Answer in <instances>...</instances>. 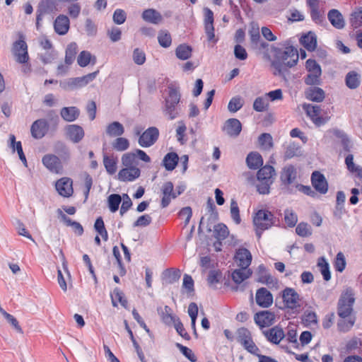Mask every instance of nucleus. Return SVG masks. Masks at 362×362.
Wrapping results in <instances>:
<instances>
[{"instance_id":"nucleus-29","label":"nucleus","mask_w":362,"mask_h":362,"mask_svg":"<svg viewBox=\"0 0 362 362\" xmlns=\"http://www.w3.org/2000/svg\"><path fill=\"white\" fill-rule=\"evenodd\" d=\"M328 18L333 26L340 29L344 26V21L341 14L336 9L331 10L328 13Z\"/></svg>"},{"instance_id":"nucleus-15","label":"nucleus","mask_w":362,"mask_h":362,"mask_svg":"<svg viewBox=\"0 0 362 362\" xmlns=\"http://www.w3.org/2000/svg\"><path fill=\"white\" fill-rule=\"evenodd\" d=\"M48 129V124L45 119H40L35 121L31 125L30 132L33 138L42 139Z\"/></svg>"},{"instance_id":"nucleus-7","label":"nucleus","mask_w":362,"mask_h":362,"mask_svg":"<svg viewBox=\"0 0 362 362\" xmlns=\"http://www.w3.org/2000/svg\"><path fill=\"white\" fill-rule=\"evenodd\" d=\"M159 136V131L155 127H151L145 130L139 136L138 143L143 148L153 146Z\"/></svg>"},{"instance_id":"nucleus-11","label":"nucleus","mask_w":362,"mask_h":362,"mask_svg":"<svg viewBox=\"0 0 362 362\" xmlns=\"http://www.w3.org/2000/svg\"><path fill=\"white\" fill-rule=\"evenodd\" d=\"M204 29L209 41H216L214 27V13L209 8H204Z\"/></svg>"},{"instance_id":"nucleus-31","label":"nucleus","mask_w":362,"mask_h":362,"mask_svg":"<svg viewBox=\"0 0 362 362\" xmlns=\"http://www.w3.org/2000/svg\"><path fill=\"white\" fill-rule=\"evenodd\" d=\"M60 114L65 121L73 122L78 117L79 111L76 107H63Z\"/></svg>"},{"instance_id":"nucleus-13","label":"nucleus","mask_w":362,"mask_h":362,"mask_svg":"<svg viewBox=\"0 0 362 362\" xmlns=\"http://www.w3.org/2000/svg\"><path fill=\"white\" fill-rule=\"evenodd\" d=\"M173 189V184L171 182H167L163 185L161 188L163 196L160 204L162 208L167 207L170 204L171 200L177 197V194H176V192H175Z\"/></svg>"},{"instance_id":"nucleus-39","label":"nucleus","mask_w":362,"mask_h":362,"mask_svg":"<svg viewBox=\"0 0 362 362\" xmlns=\"http://www.w3.org/2000/svg\"><path fill=\"white\" fill-rule=\"evenodd\" d=\"M93 60V64L95 63V57H93L88 51H82L77 59L78 65L81 67L88 66Z\"/></svg>"},{"instance_id":"nucleus-47","label":"nucleus","mask_w":362,"mask_h":362,"mask_svg":"<svg viewBox=\"0 0 362 362\" xmlns=\"http://www.w3.org/2000/svg\"><path fill=\"white\" fill-rule=\"evenodd\" d=\"M122 202L120 195L117 194H110L108 197L107 202L110 210L112 212H115L118 210L119 206Z\"/></svg>"},{"instance_id":"nucleus-43","label":"nucleus","mask_w":362,"mask_h":362,"mask_svg":"<svg viewBox=\"0 0 362 362\" xmlns=\"http://www.w3.org/2000/svg\"><path fill=\"white\" fill-rule=\"evenodd\" d=\"M103 164L110 175H113L117 170V162L115 158L106 155L103 156Z\"/></svg>"},{"instance_id":"nucleus-1","label":"nucleus","mask_w":362,"mask_h":362,"mask_svg":"<svg viewBox=\"0 0 362 362\" xmlns=\"http://www.w3.org/2000/svg\"><path fill=\"white\" fill-rule=\"evenodd\" d=\"M276 60L272 62V66L280 73L283 66L292 67L298 60L299 54L294 47L285 44L283 47L274 49Z\"/></svg>"},{"instance_id":"nucleus-57","label":"nucleus","mask_w":362,"mask_h":362,"mask_svg":"<svg viewBox=\"0 0 362 362\" xmlns=\"http://www.w3.org/2000/svg\"><path fill=\"white\" fill-rule=\"evenodd\" d=\"M351 25L355 28L362 25V8H357L351 14Z\"/></svg>"},{"instance_id":"nucleus-6","label":"nucleus","mask_w":362,"mask_h":362,"mask_svg":"<svg viewBox=\"0 0 362 362\" xmlns=\"http://www.w3.org/2000/svg\"><path fill=\"white\" fill-rule=\"evenodd\" d=\"M98 71H97L81 77L68 78L60 82V87L66 90H72L82 88L93 81L98 75Z\"/></svg>"},{"instance_id":"nucleus-36","label":"nucleus","mask_w":362,"mask_h":362,"mask_svg":"<svg viewBox=\"0 0 362 362\" xmlns=\"http://www.w3.org/2000/svg\"><path fill=\"white\" fill-rule=\"evenodd\" d=\"M275 175V170L271 165H264L257 172V180H273Z\"/></svg>"},{"instance_id":"nucleus-23","label":"nucleus","mask_w":362,"mask_h":362,"mask_svg":"<svg viewBox=\"0 0 362 362\" xmlns=\"http://www.w3.org/2000/svg\"><path fill=\"white\" fill-rule=\"evenodd\" d=\"M264 334L268 341L276 344H279L285 337L283 329L278 327H274L268 331L264 332Z\"/></svg>"},{"instance_id":"nucleus-46","label":"nucleus","mask_w":362,"mask_h":362,"mask_svg":"<svg viewBox=\"0 0 362 362\" xmlns=\"http://www.w3.org/2000/svg\"><path fill=\"white\" fill-rule=\"evenodd\" d=\"M269 105L268 98L264 96L257 98L253 103V108L257 112H263L266 110Z\"/></svg>"},{"instance_id":"nucleus-26","label":"nucleus","mask_w":362,"mask_h":362,"mask_svg":"<svg viewBox=\"0 0 362 362\" xmlns=\"http://www.w3.org/2000/svg\"><path fill=\"white\" fill-rule=\"evenodd\" d=\"M246 163L249 168L256 170L262 165L263 159L259 153L251 152L246 158Z\"/></svg>"},{"instance_id":"nucleus-54","label":"nucleus","mask_w":362,"mask_h":362,"mask_svg":"<svg viewBox=\"0 0 362 362\" xmlns=\"http://www.w3.org/2000/svg\"><path fill=\"white\" fill-rule=\"evenodd\" d=\"M230 216H231V218L233 220V221L236 224H240L241 222V218L240 216L239 207H238V203L234 199H231V201H230Z\"/></svg>"},{"instance_id":"nucleus-42","label":"nucleus","mask_w":362,"mask_h":362,"mask_svg":"<svg viewBox=\"0 0 362 362\" xmlns=\"http://www.w3.org/2000/svg\"><path fill=\"white\" fill-rule=\"evenodd\" d=\"M158 40L159 45L164 48L169 47L172 43L171 35L166 30H160L158 33Z\"/></svg>"},{"instance_id":"nucleus-22","label":"nucleus","mask_w":362,"mask_h":362,"mask_svg":"<svg viewBox=\"0 0 362 362\" xmlns=\"http://www.w3.org/2000/svg\"><path fill=\"white\" fill-rule=\"evenodd\" d=\"M54 30L59 35H65L69 29V19L66 16L59 15L54 23Z\"/></svg>"},{"instance_id":"nucleus-38","label":"nucleus","mask_w":362,"mask_h":362,"mask_svg":"<svg viewBox=\"0 0 362 362\" xmlns=\"http://www.w3.org/2000/svg\"><path fill=\"white\" fill-rule=\"evenodd\" d=\"M307 117H308L315 124H317V106L313 104L304 103L302 105Z\"/></svg>"},{"instance_id":"nucleus-40","label":"nucleus","mask_w":362,"mask_h":362,"mask_svg":"<svg viewBox=\"0 0 362 362\" xmlns=\"http://www.w3.org/2000/svg\"><path fill=\"white\" fill-rule=\"evenodd\" d=\"M77 52V45L75 42L70 43L66 49L65 62L67 65L73 63Z\"/></svg>"},{"instance_id":"nucleus-9","label":"nucleus","mask_w":362,"mask_h":362,"mask_svg":"<svg viewBox=\"0 0 362 362\" xmlns=\"http://www.w3.org/2000/svg\"><path fill=\"white\" fill-rule=\"evenodd\" d=\"M42 163L52 173L58 174L62 171L63 166L61 160L54 154H45L42 158Z\"/></svg>"},{"instance_id":"nucleus-59","label":"nucleus","mask_w":362,"mask_h":362,"mask_svg":"<svg viewBox=\"0 0 362 362\" xmlns=\"http://www.w3.org/2000/svg\"><path fill=\"white\" fill-rule=\"evenodd\" d=\"M243 105L242 99L240 97H234L230 99L228 105V109L230 112H236Z\"/></svg>"},{"instance_id":"nucleus-19","label":"nucleus","mask_w":362,"mask_h":362,"mask_svg":"<svg viewBox=\"0 0 362 362\" xmlns=\"http://www.w3.org/2000/svg\"><path fill=\"white\" fill-rule=\"evenodd\" d=\"M297 177V170L292 165H286L281 170L280 179L284 185L293 183Z\"/></svg>"},{"instance_id":"nucleus-52","label":"nucleus","mask_w":362,"mask_h":362,"mask_svg":"<svg viewBox=\"0 0 362 362\" xmlns=\"http://www.w3.org/2000/svg\"><path fill=\"white\" fill-rule=\"evenodd\" d=\"M355 317H350L349 320L342 318L337 323L338 329L340 332H348L354 325Z\"/></svg>"},{"instance_id":"nucleus-27","label":"nucleus","mask_w":362,"mask_h":362,"mask_svg":"<svg viewBox=\"0 0 362 362\" xmlns=\"http://www.w3.org/2000/svg\"><path fill=\"white\" fill-rule=\"evenodd\" d=\"M143 19L153 24H158L162 21V16L159 12L153 8L145 10L142 13Z\"/></svg>"},{"instance_id":"nucleus-55","label":"nucleus","mask_w":362,"mask_h":362,"mask_svg":"<svg viewBox=\"0 0 362 362\" xmlns=\"http://www.w3.org/2000/svg\"><path fill=\"white\" fill-rule=\"evenodd\" d=\"M333 134L340 139V141L341 143V145L344 147V149L346 151H350L351 145H350V141L346 134L343 132L342 131L334 129L333 131Z\"/></svg>"},{"instance_id":"nucleus-18","label":"nucleus","mask_w":362,"mask_h":362,"mask_svg":"<svg viewBox=\"0 0 362 362\" xmlns=\"http://www.w3.org/2000/svg\"><path fill=\"white\" fill-rule=\"evenodd\" d=\"M66 136L74 143H78L84 136L83 128L76 124H69L65 128Z\"/></svg>"},{"instance_id":"nucleus-48","label":"nucleus","mask_w":362,"mask_h":362,"mask_svg":"<svg viewBox=\"0 0 362 362\" xmlns=\"http://www.w3.org/2000/svg\"><path fill=\"white\" fill-rule=\"evenodd\" d=\"M300 148L295 143L289 144L285 151L284 158L285 159H290L294 156H298L300 155Z\"/></svg>"},{"instance_id":"nucleus-20","label":"nucleus","mask_w":362,"mask_h":362,"mask_svg":"<svg viewBox=\"0 0 362 362\" xmlns=\"http://www.w3.org/2000/svg\"><path fill=\"white\" fill-rule=\"evenodd\" d=\"M235 260L239 267H248L251 264L252 255L245 248H240L236 251Z\"/></svg>"},{"instance_id":"nucleus-10","label":"nucleus","mask_w":362,"mask_h":362,"mask_svg":"<svg viewBox=\"0 0 362 362\" xmlns=\"http://www.w3.org/2000/svg\"><path fill=\"white\" fill-rule=\"evenodd\" d=\"M276 315L270 310H262L257 313L254 316L255 323L260 327H267L275 322Z\"/></svg>"},{"instance_id":"nucleus-60","label":"nucleus","mask_w":362,"mask_h":362,"mask_svg":"<svg viewBox=\"0 0 362 362\" xmlns=\"http://www.w3.org/2000/svg\"><path fill=\"white\" fill-rule=\"evenodd\" d=\"M318 267H320V272L325 281H329L331 278L330 272L329 269V264L325 261L324 257L320 259V261L318 262Z\"/></svg>"},{"instance_id":"nucleus-41","label":"nucleus","mask_w":362,"mask_h":362,"mask_svg":"<svg viewBox=\"0 0 362 362\" xmlns=\"http://www.w3.org/2000/svg\"><path fill=\"white\" fill-rule=\"evenodd\" d=\"M222 274L218 270H211L209 272L207 281L210 287L216 288V285L221 281Z\"/></svg>"},{"instance_id":"nucleus-33","label":"nucleus","mask_w":362,"mask_h":362,"mask_svg":"<svg viewBox=\"0 0 362 362\" xmlns=\"http://www.w3.org/2000/svg\"><path fill=\"white\" fill-rule=\"evenodd\" d=\"M111 300L114 307H117V303H119L124 308L127 307V300L125 299L124 293L118 288H115L112 293Z\"/></svg>"},{"instance_id":"nucleus-17","label":"nucleus","mask_w":362,"mask_h":362,"mask_svg":"<svg viewBox=\"0 0 362 362\" xmlns=\"http://www.w3.org/2000/svg\"><path fill=\"white\" fill-rule=\"evenodd\" d=\"M223 130L228 136L231 137H236L240 134L242 130V124L238 119H228L226 121Z\"/></svg>"},{"instance_id":"nucleus-3","label":"nucleus","mask_w":362,"mask_h":362,"mask_svg":"<svg viewBox=\"0 0 362 362\" xmlns=\"http://www.w3.org/2000/svg\"><path fill=\"white\" fill-rule=\"evenodd\" d=\"M275 217L269 211L261 209L257 211L253 217V223L258 238H260L264 230L271 228L275 224Z\"/></svg>"},{"instance_id":"nucleus-56","label":"nucleus","mask_w":362,"mask_h":362,"mask_svg":"<svg viewBox=\"0 0 362 362\" xmlns=\"http://www.w3.org/2000/svg\"><path fill=\"white\" fill-rule=\"evenodd\" d=\"M122 163L125 168L136 167V153L134 152L124 153L122 156Z\"/></svg>"},{"instance_id":"nucleus-64","label":"nucleus","mask_w":362,"mask_h":362,"mask_svg":"<svg viewBox=\"0 0 362 362\" xmlns=\"http://www.w3.org/2000/svg\"><path fill=\"white\" fill-rule=\"evenodd\" d=\"M296 233L302 237H306L311 235V227L308 223H300L296 228Z\"/></svg>"},{"instance_id":"nucleus-53","label":"nucleus","mask_w":362,"mask_h":362,"mask_svg":"<svg viewBox=\"0 0 362 362\" xmlns=\"http://www.w3.org/2000/svg\"><path fill=\"white\" fill-rule=\"evenodd\" d=\"M259 184L257 185V191L259 194H267L270 192V186L274 180H258Z\"/></svg>"},{"instance_id":"nucleus-58","label":"nucleus","mask_w":362,"mask_h":362,"mask_svg":"<svg viewBox=\"0 0 362 362\" xmlns=\"http://www.w3.org/2000/svg\"><path fill=\"white\" fill-rule=\"evenodd\" d=\"M284 219L289 227H293L298 221L297 215L291 209L285 210Z\"/></svg>"},{"instance_id":"nucleus-37","label":"nucleus","mask_w":362,"mask_h":362,"mask_svg":"<svg viewBox=\"0 0 362 362\" xmlns=\"http://www.w3.org/2000/svg\"><path fill=\"white\" fill-rule=\"evenodd\" d=\"M229 235L227 226L223 223H218L214 228V235L217 240H223Z\"/></svg>"},{"instance_id":"nucleus-25","label":"nucleus","mask_w":362,"mask_h":362,"mask_svg":"<svg viewBox=\"0 0 362 362\" xmlns=\"http://www.w3.org/2000/svg\"><path fill=\"white\" fill-rule=\"evenodd\" d=\"M300 42L308 51L314 50L317 45V39L315 33L309 32L308 33L303 35L300 39Z\"/></svg>"},{"instance_id":"nucleus-12","label":"nucleus","mask_w":362,"mask_h":362,"mask_svg":"<svg viewBox=\"0 0 362 362\" xmlns=\"http://www.w3.org/2000/svg\"><path fill=\"white\" fill-rule=\"evenodd\" d=\"M255 300L259 307L269 308L273 303V296L266 288H260L256 292Z\"/></svg>"},{"instance_id":"nucleus-50","label":"nucleus","mask_w":362,"mask_h":362,"mask_svg":"<svg viewBox=\"0 0 362 362\" xmlns=\"http://www.w3.org/2000/svg\"><path fill=\"white\" fill-rule=\"evenodd\" d=\"M252 337L250 332L245 328L238 329L236 332V340L241 345Z\"/></svg>"},{"instance_id":"nucleus-28","label":"nucleus","mask_w":362,"mask_h":362,"mask_svg":"<svg viewBox=\"0 0 362 362\" xmlns=\"http://www.w3.org/2000/svg\"><path fill=\"white\" fill-rule=\"evenodd\" d=\"M179 160V157L176 153L171 152L167 153L163 160V165L168 171L173 170Z\"/></svg>"},{"instance_id":"nucleus-34","label":"nucleus","mask_w":362,"mask_h":362,"mask_svg":"<svg viewBox=\"0 0 362 362\" xmlns=\"http://www.w3.org/2000/svg\"><path fill=\"white\" fill-rule=\"evenodd\" d=\"M249 36L252 45L257 47L260 44L264 47V43H260V35L259 26L255 23H252L249 30Z\"/></svg>"},{"instance_id":"nucleus-35","label":"nucleus","mask_w":362,"mask_h":362,"mask_svg":"<svg viewBox=\"0 0 362 362\" xmlns=\"http://www.w3.org/2000/svg\"><path fill=\"white\" fill-rule=\"evenodd\" d=\"M0 313L2 315V316L6 319L7 322L10 324V325L18 333L22 334L23 329L19 325V323L16 318L13 316L12 315L8 313L5 310H4L0 306Z\"/></svg>"},{"instance_id":"nucleus-62","label":"nucleus","mask_w":362,"mask_h":362,"mask_svg":"<svg viewBox=\"0 0 362 362\" xmlns=\"http://www.w3.org/2000/svg\"><path fill=\"white\" fill-rule=\"evenodd\" d=\"M112 19L115 24L121 25L125 22L127 13L122 9L117 8L113 13Z\"/></svg>"},{"instance_id":"nucleus-32","label":"nucleus","mask_w":362,"mask_h":362,"mask_svg":"<svg viewBox=\"0 0 362 362\" xmlns=\"http://www.w3.org/2000/svg\"><path fill=\"white\" fill-rule=\"evenodd\" d=\"M124 132L123 125L119 122L110 123L106 128V133L110 136H120Z\"/></svg>"},{"instance_id":"nucleus-14","label":"nucleus","mask_w":362,"mask_h":362,"mask_svg":"<svg viewBox=\"0 0 362 362\" xmlns=\"http://www.w3.org/2000/svg\"><path fill=\"white\" fill-rule=\"evenodd\" d=\"M72 180L69 177H62L55 184V187L58 193L64 197H69L74 192L72 187Z\"/></svg>"},{"instance_id":"nucleus-24","label":"nucleus","mask_w":362,"mask_h":362,"mask_svg":"<svg viewBox=\"0 0 362 362\" xmlns=\"http://www.w3.org/2000/svg\"><path fill=\"white\" fill-rule=\"evenodd\" d=\"M251 274L252 272L248 267H240L232 272L231 277L235 284H239L248 279Z\"/></svg>"},{"instance_id":"nucleus-4","label":"nucleus","mask_w":362,"mask_h":362,"mask_svg":"<svg viewBox=\"0 0 362 362\" xmlns=\"http://www.w3.org/2000/svg\"><path fill=\"white\" fill-rule=\"evenodd\" d=\"M355 293L351 288H346L341 293L337 306L338 315L341 318L349 316L353 311Z\"/></svg>"},{"instance_id":"nucleus-21","label":"nucleus","mask_w":362,"mask_h":362,"mask_svg":"<svg viewBox=\"0 0 362 362\" xmlns=\"http://www.w3.org/2000/svg\"><path fill=\"white\" fill-rule=\"evenodd\" d=\"M158 313L160 316L162 322L167 325H173L179 320L177 316L173 315L172 309L168 305L158 308Z\"/></svg>"},{"instance_id":"nucleus-8","label":"nucleus","mask_w":362,"mask_h":362,"mask_svg":"<svg viewBox=\"0 0 362 362\" xmlns=\"http://www.w3.org/2000/svg\"><path fill=\"white\" fill-rule=\"evenodd\" d=\"M282 298L284 305L289 309L293 310L299 308L300 296L292 288H286L282 291Z\"/></svg>"},{"instance_id":"nucleus-5","label":"nucleus","mask_w":362,"mask_h":362,"mask_svg":"<svg viewBox=\"0 0 362 362\" xmlns=\"http://www.w3.org/2000/svg\"><path fill=\"white\" fill-rule=\"evenodd\" d=\"M11 52L16 62L19 64H26L29 62L30 57L28 51V45L22 33L19 34V39L13 43Z\"/></svg>"},{"instance_id":"nucleus-30","label":"nucleus","mask_w":362,"mask_h":362,"mask_svg":"<svg viewBox=\"0 0 362 362\" xmlns=\"http://www.w3.org/2000/svg\"><path fill=\"white\" fill-rule=\"evenodd\" d=\"M192 54V48L186 44L178 45L175 49V55L180 60L189 59Z\"/></svg>"},{"instance_id":"nucleus-44","label":"nucleus","mask_w":362,"mask_h":362,"mask_svg":"<svg viewBox=\"0 0 362 362\" xmlns=\"http://www.w3.org/2000/svg\"><path fill=\"white\" fill-rule=\"evenodd\" d=\"M55 151L59 155L62 160L68 161L70 159L71 152L65 144L59 143L56 146Z\"/></svg>"},{"instance_id":"nucleus-16","label":"nucleus","mask_w":362,"mask_h":362,"mask_svg":"<svg viewBox=\"0 0 362 362\" xmlns=\"http://www.w3.org/2000/svg\"><path fill=\"white\" fill-rule=\"evenodd\" d=\"M141 175V170L137 167L124 168L118 173V179L122 182H133Z\"/></svg>"},{"instance_id":"nucleus-2","label":"nucleus","mask_w":362,"mask_h":362,"mask_svg":"<svg viewBox=\"0 0 362 362\" xmlns=\"http://www.w3.org/2000/svg\"><path fill=\"white\" fill-rule=\"evenodd\" d=\"M180 93L179 90L175 86L168 87V94L165 99L163 114L169 119L173 120L179 117L181 108L179 106L180 100Z\"/></svg>"},{"instance_id":"nucleus-51","label":"nucleus","mask_w":362,"mask_h":362,"mask_svg":"<svg viewBox=\"0 0 362 362\" xmlns=\"http://www.w3.org/2000/svg\"><path fill=\"white\" fill-rule=\"evenodd\" d=\"M346 83L349 88H356L360 84L359 76L354 72H349L346 77Z\"/></svg>"},{"instance_id":"nucleus-45","label":"nucleus","mask_w":362,"mask_h":362,"mask_svg":"<svg viewBox=\"0 0 362 362\" xmlns=\"http://www.w3.org/2000/svg\"><path fill=\"white\" fill-rule=\"evenodd\" d=\"M258 141L261 148L264 150H269L273 146L272 137L269 134H262Z\"/></svg>"},{"instance_id":"nucleus-63","label":"nucleus","mask_w":362,"mask_h":362,"mask_svg":"<svg viewBox=\"0 0 362 362\" xmlns=\"http://www.w3.org/2000/svg\"><path fill=\"white\" fill-rule=\"evenodd\" d=\"M305 19L304 14L296 8H291L289 10V16L288 20L291 22L303 21Z\"/></svg>"},{"instance_id":"nucleus-49","label":"nucleus","mask_w":362,"mask_h":362,"mask_svg":"<svg viewBox=\"0 0 362 362\" xmlns=\"http://www.w3.org/2000/svg\"><path fill=\"white\" fill-rule=\"evenodd\" d=\"M112 147L118 151H124L129 147V140L124 137H118L113 141Z\"/></svg>"},{"instance_id":"nucleus-61","label":"nucleus","mask_w":362,"mask_h":362,"mask_svg":"<svg viewBox=\"0 0 362 362\" xmlns=\"http://www.w3.org/2000/svg\"><path fill=\"white\" fill-rule=\"evenodd\" d=\"M176 346L179 349L181 353L191 362L197 361V357L190 349L179 343L176 344Z\"/></svg>"}]
</instances>
